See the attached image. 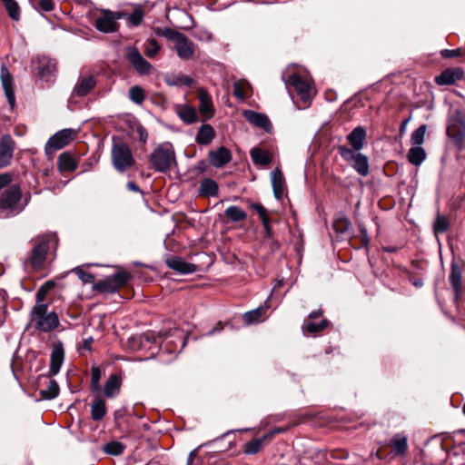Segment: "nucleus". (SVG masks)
<instances>
[{
	"instance_id": "nucleus-8",
	"label": "nucleus",
	"mask_w": 465,
	"mask_h": 465,
	"mask_svg": "<svg viewBox=\"0 0 465 465\" xmlns=\"http://www.w3.org/2000/svg\"><path fill=\"white\" fill-rule=\"evenodd\" d=\"M122 17V14L114 13L110 10L102 9L94 22L95 28L104 34H110L118 30L117 20Z\"/></svg>"
},
{
	"instance_id": "nucleus-56",
	"label": "nucleus",
	"mask_w": 465,
	"mask_h": 465,
	"mask_svg": "<svg viewBox=\"0 0 465 465\" xmlns=\"http://www.w3.org/2000/svg\"><path fill=\"white\" fill-rule=\"evenodd\" d=\"M351 225V223L347 218H341L339 221L336 222L335 226H337V229L341 232H345L349 229Z\"/></svg>"
},
{
	"instance_id": "nucleus-23",
	"label": "nucleus",
	"mask_w": 465,
	"mask_h": 465,
	"mask_svg": "<svg viewBox=\"0 0 465 465\" xmlns=\"http://www.w3.org/2000/svg\"><path fill=\"white\" fill-rule=\"evenodd\" d=\"M95 86V80L93 76L82 77L76 83L73 94L83 97L88 94Z\"/></svg>"
},
{
	"instance_id": "nucleus-39",
	"label": "nucleus",
	"mask_w": 465,
	"mask_h": 465,
	"mask_svg": "<svg viewBox=\"0 0 465 465\" xmlns=\"http://www.w3.org/2000/svg\"><path fill=\"white\" fill-rule=\"evenodd\" d=\"M94 290L106 293H114L118 291L117 284L114 282L110 276L96 282Z\"/></svg>"
},
{
	"instance_id": "nucleus-49",
	"label": "nucleus",
	"mask_w": 465,
	"mask_h": 465,
	"mask_svg": "<svg viewBox=\"0 0 465 465\" xmlns=\"http://www.w3.org/2000/svg\"><path fill=\"white\" fill-rule=\"evenodd\" d=\"M110 277L114 282L117 284V289H119L131 279V274L127 272L121 271L111 275Z\"/></svg>"
},
{
	"instance_id": "nucleus-52",
	"label": "nucleus",
	"mask_w": 465,
	"mask_h": 465,
	"mask_svg": "<svg viewBox=\"0 0 465 465\" xmlns=\"http://www.w3.org/2000/svg\"><path fill=\"white\" fill-rule=\"evenodd\" d=\"M449 223L446 217L444 216H438L435 223H434V232L437 233H443L448 230Z\"/></svg>"
},
{
	"instance_id": "nucleus-40",
	"label": "nucleus",
	"mask_w": 465,
	"mask_h": 465,
	"mask_svg": "<svg viewBox=\"0 0 465 465\" xmlns=\"http://www.w3.org/2000/svg\"><path fill=\"white\" fill-rule=\"evenodd\" d=\"M449 280L455 292H459L461 288V271L457 264L451 265Z\"/></svg>"
},
{
	"instance_id": "nucleus-13",
	"label": "nucleus",
	"mask_w": 465,
	"mask_h": 465,
	"mask_svg": "<svg viewBox=\"0 0 465 465\" xmlns=\"http://www.w3.org/2000/svg\"><path fill=\"white\" fill-rule=\"evenodd\" d=\"M0 78L2 82V85L5 91V97L10 105V108L13 110L15 106V96L14 91V84L13 77L10 74L8 68L5 65H2L0 69Z\"/></svg>"
},
{
	"instance_id": "nucleus-20",
	"label": "nucleus",
	"mask_w": 465,
	"mask_h": 465,
	"mask_svg": "<svg viewBox=\"0 0 465 465\" xmlns=\"http://www.w3.org/2000/svg\"><path fill=\"white\" fill-rule=\"evenodd\" d=\"M166 264L170 269H173L182 274H188L196 272V265L185 262L180 257H172L166 261Z\"/></svg>"
},
{
	"instance_id": "nucleus-36",
	"label": "nucleus",
	"mask_w": 465,
	"mask_h": 465,
	"mask_svg": "<svg viewBox=\"0 0 465 465\" xmlns=\"http://www.w3.org/2000/svg\"><path fill=\"white\" fill-rule=\"evenodd\" d=\"M391 447L396 455H404L408 449L407 438L401 434H396L391 439Z\"/></svg>"
},
{
	"instance_id": "nucleus-28",
	"label": "nucleus",
	"mask_w": 465,
	"mask_h": 465,
	"mask_svg": "<svg viewBox=\"0 0 465 465\" xmlns=\"http://www.w3.org/2000/svg\"><path fill=\"white\" fill-rule=\"evenodd\" d=\"M250 154L255 164L267 165L272 162V154L266 150L254 147L251 150Z\"/></svg>"
},
{
	"instance_id": "nucleus-30",
	"label": "nucleus",
	"mask_w": 465,
	"mask_h": 465,
	"mask_svg": "<svg viewBox=\"0 0 465 465\" xmlns=\"http://www.w3.org/2000/svg\"><path fill=\"white\" fill-rule=\"evenodd\" d=\"M106 414L105 402L100 397H96L91 404V416L94 420H101Z\"/></svg>"
},
{
	"instance_id": "nucleus-46",
	"label": "nucleus",
	"mask_w": 465,
	"mask_h": 465,
	"mask_svg": "<svg viewBox=\"0 0 465 465\" xmlns=\"http://www.w3.org/2000/svg\"><path fill=\"white\" fill-rule=\"evenodd\" d=\"M426 129V125L422 124L411 134V142L413 145L420 146L423 143Z\"/></svg>"
},
{
	"instance_id": "nucleus-32",
	"label": "nucleus",
	"mask_w": 465,
	"mask_h": 465,
	"mask_svg": "<svg viewBox=\"0 0 465 465\" xmlns=\"http://www.w3.org/2000/svg\"><path fill=\"white\" fill-rule=\"evenodd\" d=\"M177 114L184 123L190 124L197 121L196 110L189 105H181L177 108Z\"/></svg>"
},
{
	"instance_id": "nucleus-62",
	"label": "nucleus",
	"mask_w": 465,
	"mask_h": 465,
	"mask_svg": "<svg viewBox=\"0 0 465 465\" xmlns=\"http://www.w3.org/2000/svg\"><path fill=\"white\" fill-rule=\"evenodd\" d=\"M322 315V310L318 309L317 311H314L309 314V320L319 318Z\"/></svg>"
},
{
	"instance_id": "nucleus-41",
	"label": "nucleus",
	"mask_w": 465,
	"mask_h": 465,
	"mask_svg": "<svg viewBox=\"0 0 465 465\" xmlns=\"http://www.w3.org/2000/svg\"><path fill=\"white\" fill-rule=\"evenodd\" d=\"M102 373L100 368L93 366L91 369V384L90 388L93 392H99L101 391L100 380Z\"/></svg>"
},
{
	"instance_id": "nucleus-14",
	"label": "nucleus",
	"mask_w": 465,
	"mask_h": 465,
	"mask_svg": "<svg viewBox=\"0 0 465 465\" xmlns=\"http://www.w3.org/2000/svg\"><path fill=\"white\" fill-rule=\"evenodd\" d=\"M35 74L45 80H48L55 72V64L48 57H38L34 60Z\"/></svg>"
},
{
	"instance_id": "nucleus-44",
	"label": "nucleus",
	"mask_w": 465,
	"mask_h": 465,
	"mask_svg": "<svg viewBox=\"0 0 465 465\" xmlns=\"http://www.w3.org/2000/svg\"><path fill=\"white\" fill-rule=\"evenodd\" d=\"M144 91L138 85L132 86L129 90V98L136 104H142L144 100Z\"/></svg>"
},
{
	"instance_id": "nucleus-50",
	"label": "nucleus",
	"mask_w": 465,
	"mask_h": 465,
	"mask_svg": "<svg viewBox=\"0 0 465 465\" xmlns=\"http://www.w3.org/2000/svg\"><path fill=\"white\" fill-rule=\"evenodd\" d=\"M124 450V445L118 441H112L104 446V451L111 455H120Z\"/></svg>"
},
{
	"instance_id": "nucleus-34",
	"label": "nucleus",
	"mask_w": 465,
	"mask_h": 465,
	"mask_svg": "<svg viewBox=\"0 0 465 465\" xmlns=\"http://www.w3.org/2000/svg\"><path fill=\"white\" fill-rule=\"evenodd\" d=\"M58 166L62 172H67L75 170L77 163L70 153H63L58 157Z\"/></svg>"
},
{
	"instance_id": "nucleus-5",
	"label": "nucleus",
	"mask_w": 465,
	"mask_h": 465,
	"mask_svg": "<svg viewBox=\"0 0 465 465\" xmlns=\"http://www.w3.org/2000/svg\"><path fill=\"white\" fill-rule=\"evenodd\" d=\"M22 191L19 185H12L5 190L0 197V210L5 213V216L21 213L27 204H21Z\"/></svg>"
},
{
	"instance_id": "nucleus-38",
	"label": "nucleus",
	"mask_w": 465,
	"mask_h": 465,
	"mask_svg": "<svg viewBox=\"0 0 465 465\" xmlns=\"http://www.w3.org/2000/svg\"><path fill=\"white\" fill-rule=\"evenodd\" d=\"M328 323V321L325 319L322 320L319 323H315L310 320H306L303 322L302 329L304 332L315 334L327 328Z\"/></svg>"
},
{
	"instance_id": "nucleus-9",
	"label": "nucleus",
	"mask_w": 465,
	"mask_h": 465,
	"mask_svg": "<svg viewBox=\"0 0 465 465\" xmlns=\"http://www.w3.org/2000/svg\"><path fill=\"white\" fill-rule=\"evenodd\" d=\"M74 135V132L72 129H63L57 132L52 137L49 138L45 145L46 153H52L69 144L70 142L73 140Z\"/></svg>"
},
{
	"instance_id": "nucleus-31",
	"label": "nucleus",
	"mask_w": 465,
	"mask_h": 465,
	"mask_svg": "<svg viewBox=\"0 0 465 465\" xmlns=\"http://www.w3.org/2000/svg\"><path fill=\"white\" fill-rule=\"evenodd\" d=\"M164 82L169 86H179V85H185V86H191L193 83V79L190 77L189 75L185 74H167L164 77Z\"/></svg>"
},
{
	"instance_id": "nucleus-15",
	"label": "nucleus",
	"mask_w": 465,
	"mask_h": 465,
	"mask_svg": "<svg viewBox=\"0 0 465 465\" xmlns=\"http://www.w3.org/2000/svg\"><path fill=\"white\" fill-rule=\"evenodd\" d=\"M14 153V141L10 135L5 134L0 140V168L10 164Z\"/></svg>"
},
{
	"instance_id": "nucleus-26",
	"label": "nucleus",
	"mask_w": 465,
	"mask_h": 465,
	"mask_svg": "<svg viewBox=\"0 0 465 465\" xmlns=\"http://www.w3.org/2000/svg\"><path fill=\"white\" fill-rule=\"evenodd\" d=\"M64 350L62 347H55L53 349L50 360V373L56 375L63 364Z\"/></svg>"
},
{
	"instance_id": "nucleus-43",
	"label": "nucleus",
	"mask_w": 465,
	"mask_h": 465,
	"mask_svg": "<svg viewBox=\"0 0 465 465\" xmlns=\"http://www.w3.org/2000/svg\"><path fill=\"white\" fill-rule=\"evenodd\" d=\"M161 47L155 39H149L144 43L143 53L149 58H153L160 51Z\"/></svg>"
},
{
	"instance_id": "nucleus-64",
	"label": "nucleus",
	"mask_w": 465,
	"mask_h": 465,
	"mask_svg": "<svg viewBox=\"0 0 465 465\" xmlns=\"http://www.w3.org/2000/svg\"><path fill=\"white\" fill-rule=\"evenodd\" d=\"M5 304V301L3 299H0V322H2V321H3Z\"/></svg>"
},
{
	"instance_id": "nucleus-29",
	"label": "nucleus",
	"mask_w": 465,
	"mask_h": 465,
	"mask_svg": "<svg viewBox=\"0 0 465 465\" xmlns=\"http://www.w3.org/2000/svg\"><path fill=\"white\" fill-rule=\"evenodd\" d=\"M274 432H269L262 438H257L245 444L244 452L246 454H256L259 452L263 445V441L272 438Z\"/></svg>"
},
{
	"instance_id": "nucleus-24",
	"label": "nucleus",
	"mask_w": 465,
	"mask_h": 465,
	"mask_svg": "<svg viewBox=\"0 0 465 465\" xmlns=\"http://www.w3.org/2000/svg\"><path fill=\"white\" fill-rule=\"evenodd\" d=\"M219 191L218 183L211 179V178H204L201 181L200 186H199V195L205 196V197H214L217 196Z\"/></svg>"
},
{
	"instance_id": "nucleus-11",
	"label": "nucleus",
	"mask_w": 465,
	"mask_h": 465,
	"mask_svg": "<svg viewBox=\"0 0 465 465\" xmlns=\"http://www.w3.org/2000/svg\"><path fill=\"white\" fill-rule=\"evenodd\" d=\"M286 85L293 87L304 104H307L311 100L312 89L308 81L302 79L299 74H293L290 75Z\"/></svg>"
},
{
	"instance_id": "nucleus-10",
	"label": "nucleus",
	"mask_w": 465,
	"mask_h": 465,
	"mask_svg": "<svg viewBox=\"0 0 465 465\" xmlns=\"http://www.w3.org/2000/svg\"><path fill=\"white\" fill-rule=\"evenodd\" d=\"M125 56L130 64L141 74H149L152 65L141 54L139 50L134 46L125 48Z\"/></svg>"
},
{
	"instance_id": "nucleus-51",
	"label": "nucleus",
	"mask_w": 465,
	"mask_h": 465,
	"mask_svg": "<svg viewBox=\"0 0 465 465\" xmlns=\"http://www.w3.org/2000/svg\"><path fill=\"white\" fill-rule=\"evenodd\" d=\"M72 272L76 274L78 278L82 281V282L84 284L91 283L94 279V276L92 273L84 271L83 268L81 267L74 268L72 270Z\"/></svg>"
},
{
	"instance_id": "nucleus-2",
	"label": "nucleus",
	"mask_w": 465,
	"mask_h": 465,
	"mask_svg": "<svg viewBox=\"0 0 465 465\" xmlns=\"http://www.w3.org/2000/svg\"><path fill=\"white\" fill-rule=\"evenodd\" d=\"M156 34L166 37L173 43V47L179 58L183 60H191L193 58L195 45L185 35L169 27L158 28Z\"/></svg>"
},
{
	"instance_id": "nucleus-54",
	"label": "nucleus",
	"mask_w": 465,
	"mask_h": 465,
	"mask_svg": "<svg viewBox=\"0 0 465 465\" xmlns=\"http://www.w3.org/2000/svg\"><path fill=\"white\" fill-rule=\"evenodd\" d=\"M440 54L444 58H452L461 55V50L460 48L457 49H443L440 51Z\"/></svg>"
},
{
	"instance_id": "nucleus-1",
	"label": "nucleus",
	"mask_w": 465,
	"mask_h": 465,
	"mask_svg": "<svg viewBox=\"0 0 465 465\" xmlns=\"http://www.w3.org/2000/svg\"><path fill=\"white\" fill-rule=\"evenodd\" d=\"M46 290L40 287L35 294V304L30 312V324L37 331L49 332L59 324V319L54 312H48V305L44 302Z\"/></svg>"
},
{
	"instance_id": "nucleus-58",
	"label": "nucleus",
	"mask_w": 465,
	"mask_h": 465,
	"mask_svg": "<svg viewBox=\"0 0 465 465\" xmlns=\"http://www.w3.org/2000/svg\"><path fill=\"white\" fill-rule=\"evenodd\" d=\"M93 341H94L93 337L84 339L82 345L78 348L79 351H82V350L91 351Z\"/></svg>"
},
{
	"instance_id": "nucleus-19",
	"label": "nucleus",
	"mask_w": 465,
	"mask_h": 465,
	"mask_svg": "<svg viewBox=\"0 0 465 465\" xmlns=\"http://www.w3.org/2000/svg\"><path fill=\"white\" fill-rule=\"evenodd\" d=\"M198 98L200 101L199 111L205 118L209 119L213 116L214 110L211 95L203 88L198 90Z\"/></svg>"
},
{
	"instance_id": "nucleus-27",
	"label": "nucleus",
	"mask_w": 465,
	"mask_h": 465,
	"mask_svg": "<svg viewBox=\"0 0 465 465\" xmlns=\"http://www.w3.org/2000/svg\"><path fill=\"white\" fill-rule=\"evenodd\" d=\"M120 387H121L120 378L115 374L110 375L104 384V395L107 398L114 397L119 392Z\"/></svg>"
},
{
	"instance_id": "nucleus-35",
	"label": "nucleus",
	"mask_w": 465,
	"mask_h": 465,
	"mask_svg": "<svg viewBox=\"0 0 465 465\" xmlns=\"http://www.w3.org/2000/svg\"><path fill=\"white\" fill-rule=\"evenodd\" d=\"M267 307H258L252 311L247 312L243 314V321L247 325L255 324L262 320Z\"/></svg>"
},
{
	"instance_id": "nucleus-16",
	"label": "nucleus",
	"mask_w": 465,
	"mask_h": 465,
	"mask_svg": "<svg viewBox=\"0 0 465 465\" xmlns=\"http://www.w3.org/2000/svg\"><path fill=\"white\" fill-rule=\"evenodd\" d=\"M243 116L250 124L263 129L265 132H270L272 128L270 119L264 114L246 110Z\"/></svg>"
},
{
	"instance_id": "nucleus-7",
	"label": "nucleus",
	"mask_w": 465,
	"mask_h": 465,
	"mask_svg": "<svg viewBox=\"0 0 465 465\" xmlns=\"http://www.w3.org/2000/svg\"><path fill=\"white\" fill-rule=\"evenodd\" d=\"M338 152L344 161L350 163L353 169L361 176H367L370 172L368 157L354 152L346 146H339Z\"/></svg>"
},
{
	"instance_id": "nucleus-48",
	"label": "nucleus",
	"mask_w": 465,
	"mask_h": 465,
	"mask_svg": "<svg viewBox=\"0 0 465 465\" xmlns=\"http://www.w3.org/2000/svg\"><path fill=\"white\" fill-rule=\"evenodd\" d=\"M251 207L258 213L264 229L269 232V231H270L269 220L267 217V212H266L265 208L260 203H252L251 205Z\"/></svg>"
},
{
	"instance_id": "nucleus-57",
	"label": "nucleus",
	"mask_w": 465,
	"mask_h": 465,
	"mask_svg": "<svg viewBox=\"0 0 465 465\" xmlns=\"http://www.w3.org/2000/svg\"><path fill=\"white\" fill-rule=\"evenodd\" d=\"M12 181V177L9 173L0 174V190L7 186Z\"/></svg>"
},
{
	"instance_id": "nucleus-12",
	"label": "nucleus",
	"mask_w": 465,
	"mask_h": 465,
	"mask_svg": "<svg viewBox=\"0 0 465 465\" xmlns=\"http://www.w3.org/2000/svg\"><path fill=\"white\" fill-rule=\"evenodd\" d=\"M47 251H48L47 239L46 238L37 239L35 246L32 249V254L30 257V263L34 269L39 270L44 266Z\"/></svg>"
},
{
	"instance_id": "nucleus-3",
	"label": "nucleus",
	"mask_w": 465,
	"mask_h": 465,
	"mask_svg": "<svg viewBox=\"0 0 465 465\" xmlns=\"http://www.w3.org/2000/svg\"><path fill=\"white\" fill-rule=\"evenodd\" d=\"M447 134L459 149H462L465 141V114L460 109L451 111L447 124Z\"/></svg>"
},
{
	"instance_id": "nucleus-21",
	"label": "nucleus",
	"mask_w": 465,
	"mask_h": 465,
	"mask_svg": "<svg viewBox=\"0 0 465 465\" xmlns=\"http://www.w3.org/2000/svg\"><path fill=\"white\" fill-rule=\"evenodd\" d=\"M271 182L275 198L282 199L285 191V179L278 168L271 173Z\"/></svg>"
},
{
	"instance_id": "nucleus-53",
	"label": "nucleus",
	"mask_w": 465,
	"mask_h": 465,
	"mask_svg": "<svg viewBox=\"0 0 465 465\" xmlns=\"http://www.w3.org/2000/svg\"><path fill=\"white\" fill-rule=\"evenodd\" d=\"M143 13L141 9L134 10L128 17L129 22L133 25H139L143 20Z\"/></svg>"
},
{
	"instance_id": "nucleus-18",
	"label": "nucleus",
	"mask_w": 465,
	"mask_h": 465,
	"mask_svg": "<svg viewBox=\"0 0 465 465\" xmlns=\"http://www.w3.org/2000/svg\"><path fill=\"white\" fill-rule=\"evenodd\" d=\"M464 72L460 67L446 69L435 78V81L439 85H450L460 80Z\"/></svg>"
},
{
	"instance_id": "nucleus-55",
	"label": "nucleus",
	"mask_w": 465,
	"mask_h": 465,
	"mask_svg": "<svg viewBox=\"0 0 465 465\" xmlns=\"http://www.w3.org/2000/svg\"><path fill=\"white\" fill-rule=\"evenodd\" d=\"M38 5L45 12H50L54 9V3L51 0H39Z\"/></svg>"
},
{
	"instance_id": "nucleus-17",
	"label": "nucleus",
	"mask_w": 465,
	"mask_h": 465,
	"mask_svg": "<svg viewBox=\"0 0 465 465\" xmlns=\"http://www.w3.org/2000/svg\"><path fill=\"white\" fill-rule=\"evenodd\" d=\"M208 156L210 163L216 168L225 165L232 159L231 151L224 146H221L214 151H210Z\"/></svg>"
},
{
	"instance_id": "nucleus-6",
	"label": "nucleus",
	"mask_w": 465,
	"mask_h": 465,
	"mask_svg": "<svg viewBox=\"0 0 465 465\" xmlns=\"http://www.w3.org/2000/svg\"><path fill=\"white\" fill-rule=\"evenodd\" d=\"M153 169L159 173H166L175 163V153L170 143L160 144L150 155Z\"/></svg>"
},
{
	"instance_id": "nucleus-37",
	"label": "nucleus",
	"mask_w": 465,
	"mask_h": 465,
	"mask_svg": "<svg viewBox=\"0 0 465 465\" xmlns=\"http://www.w3.org/2000/svg\"><path fill=\"white\" fill-rule=\"evenodd\" d=\"M224 213L225 216L233 223L244 221L247 217V213L235 205L229 206L225 210Z\"/></svg>"
},
{
	"instance_id": "nucleus-25",
	"label": "nucleus",
	"mask_w": 465,
	"mask_h": 465,
	"mask_svg": "<svg viewBox=\"0 0 465 465\" xmlns=\"http://www.w3.org/2000/svg\"><path fill=\"white\" fill-rule=\"evenodd\" d=\"M214 136L215 133L212 125L203 124L199 128L195 141L198 144L207 145L213 140Z\"/></svg>"
},
{
	"instance_id": "nucleus-33",
	"label": "nucleus",
	"mask_w": 465,
	"mask_h": 465,
	"mask_svg": "<svg viewBox=\"0 0 465 465\" xmlns=\"http://www.w3.org/2000/svg\"><path fill=\"white\" fill-rule=\"evenodd\" d=\"M407 157L411 164L419 166L425 160L426 152L420 146H413L409 150Z\"/></svg>"
},
{
	"instance_id": "nucleus-63",
	"label": "nucleus",
	"mask_w": 465,
	"mask_h": 465,
	"mask_svg": "<svg viewBox=\"0 0 465 465\" xmlns=\"http://www.w3.org/2000/svg\"><path fill=\"white\" fill-rule=\"evenodd\" d=\"M197 450H193L190 452L188 459H187V465H192L193 459L196 456Z\"/></svg>"
},
{
	"instance_id": "nucleus-59",
	"label": "nucleus",
	"mask_w": 465,
	"mask_h": 465,
	"mask_svg": "<svg viewBox=\"0 0 465 465\" xmlns=\"http://www.w3.org/2000/svg\"><path fill=\"white\" fill-rule=\"evenodd\" d=\"M137 132L139 134V139L140 141L145 143L147 141V138H148V134H147V131L140 126L138 129H137Z\"/></svg>"
},
{
	"instance_id": "nucleus-22",
	"label": "nucleus",
	"mask_w": 465,
	"mask_h": 465,
	"mask_svg": "<svg viewBox=\"0 0 465 465\" xmlns=\"http://www.w3.org/2000/svg\"><path fill=\"white\" fill-rule=\"evenodd\" d=\"M366 131L363 127L358 126L354 128L347 136V140L352 147V150L360 151L364 145Z\"/></svg>"
},
{
	"instance_id": "nucleus-61",
	"label": "nucleus",
	"mask_w": 465,
	"mask_h": 465,
	"mask_svg": "<svg viewBox=\"0 0 465 465\" xmlns=\"http://www.w3.org/2000/svg\"><path fill=\"white\" fill-rule=\"evenodd\" d=\"M126 187L128 190L135 192V193L141 192L139 187L137 186V184L134 182H128L126 184Z\"/></svg>"
},
{
	"instance_id": "nucleus-47",
	"label": "nucleus",
	"mask_w": 465,
	"mask_h": 465,
	"mask_svg": "<svg viewBox=\"0 0 465 465\" xmlns=\"http://www.w3.org/2000/svg\"><path fill=\"white\" fill-rule=\"evenodd\" d=\"M59 393V386L54 380L49 381V385L46 390L41 391V395L43 398L51 400L55 398Z\"/></svg>"
},
{
	"instance_id": "nucleus-4",
	"label": "nucleus",
	"mask_w": 465,
	"mask_h": 465,
	"mask_svg": "<svg viewBox=\"0 0 465 465\" xmlns=\"http://www.w3.org/2000/svg\"><path fill=\"white\" fill-rule=\"evenodd\" d=\"M112 163L119 173H124L132 168L135 160L131 148L121 141H114L111 150Z\"/></svg>"
},
{
	"instance_id": "nucleus-60",
	"label": "nucleus",
	"mask_w": 465,
	"mask_h": 465,
	"mask_svg": "<svg viewBox=\"0 0 465 465\" xmlns=\"http://www.w3.org/2000/svg\"><path fill=\"white\" fill-rule=\"evenodd\" d=\"M199 39L201 41L211 42L213 40V35L208 31H203L201 33Z\"/></svg>"
},
{
	"instance_id": "nucleus-45",
	"label": "nucleus",
	"mask_w": 465,
	"mask_h": 465,
	"mask_svg": "<svg viewBox=\"0 0 465 465\" xmlns=\"http://www.w3.org/2000/svg\"><path fill=\"white\" fill-rule=\"evenodd\" d=\"M249 87V84L244 81L235 82L233 84V95L242 101L244 100Z\"/></svg>"
},
{
	"instance_id": "nucleus-42",
	"label": "nucleus",
	"mask_w": 465,
	"mask_h": 465,
	"mask_svg": "<svg viewBox=\"0 0 465 465\" xmlns=\"http://www.w3.org/2000/svg\"><path fill=\"white\" fill-rule=\"evenodd\" d=\"M4 5L8 12L9 16L13 20H18L20 17V7L15 0H2Z\"/></svg>"
}]
</instances>
